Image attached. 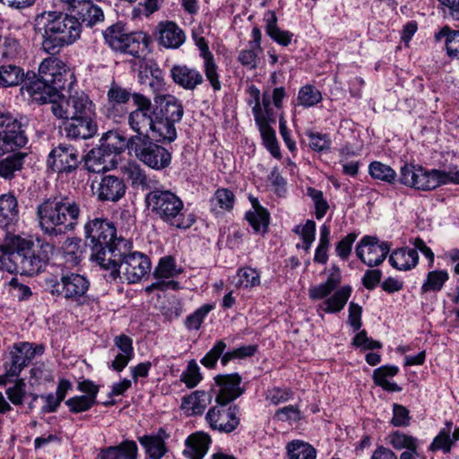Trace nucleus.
<instances>
[{"mask_svg":"<svg viewBox=\"0 0 459 459\" xmlns=\"http://www.w3.org/2000/svg\"><path fill=\"white\" fill-rule=\"evenodd\" d=\"M210 401L209 394L197 390L182 398L180 408L186 416L202 415Z\"/></svg>","mask_w":459,"mask_h":459,"instance_id":"obj_35","label":"nucleus"},{"mask_svg":"<svg viewBox=\"0 0 459 459\" xmlns=\"http://www.w3.org/2000/svg\"><path fill=\"white\" fill-rule=\"evenodd\" d=\"M138 447L134 441L126 439L118 446L101 448L97 459H136Z\"/></svg>","mask_w":459,"mask_h":459,"instance_id":"obj_33","label":"nucleus"},{"mask_svg":"<svg viewBox=\"0 0 459 459\" xmlns=\"http://www.w3.org/2000/svg\"><path fill=\"white\" fill-rule=\"evenodd\" d=\"M43 30L42 48L52 56L60 52L65 47L74 43L81 36L82 30L79 22L72 13L61 12H44L40 17Z\"/></svg>","mask_w":459,"mask_h":459,"instance_id":"obj_3","label":"nucleus"},{"mask_svg":"<svg viewBox=\"0 0 459 459\" xmlns=\"http://www.w3.org/2000/svg\"><path fill=\"white\" fill-rule=\"evenodd\" d=\"M204 74L206 79L209 81L212 90L219 91L221 89L220 75L218 74V65L215 63L214 56L204 60Z\"/></svg>","mask_w":459,"mask_h":459,"instance_id":"obj_59","label":"nucleus"},{"mask_svg":"<svg viewBox=\"0 0 459 459\" xmlns=\"http://www.w3.org/2000/svg\"><path fill=\"white\" fill-rule=\"evenodd\" d=\"M134 95H143L140 92H132L131 89L123 88L117 83L113 82L107 92V100L109 103L126 105L130 99L134 101Z\"/></svg>","mask_w":459,"mask_h":459,"instance_id":"obj_49","label":"nucleus"},{"mask_svg":"<svg viewBox=\"0 0 459 459\" xmlns=\"http://www.w3.org/2000/svg\"><path fill=\"white\" fill-rule=\"evenodd\" d=\"M341 271L337 264H333L329 269V274L325 282L317 285V299L327 297L341 282Z\"/></svg>","mask_w":459,"mask_h":459,"instance_id":"obj_46","label":"nucleus"},{"mask_svg":"<svg viewBox=\"0 0 459 459\" xmlns=\"http://www.w3.org/2000/svg\"><path fill=\"white\" fill-rule=\"evenodd\" d=\"M0 269L10 273L34 275L43 271L53 255L54 245L8 233L0 245Z\"/></svg>","mask_w":459,"mask_h":459,"instance_id":"obj_1","label":"nucleus"},{"mask_svg":"<svg viewBox=\"0 0 459 459\" xmlns=\"http://www.w3.org/2000/svg\"><path fill=\"white\" fill-rule=\"evenodd\" d=\"M449 280V273L445 269H436L428 272L420 287V294L437 293L442 290Z\"/></svg>","mask_w":459,"mask_h":459,"instance_id":"obj_38","label":"nucleus"},{"mask_svg":"<svg viewBox=\"0 0 459 459\" xmlns=\"http://www.w3.org/2000/svg\"><path fill=\"white\" fill-rule=\"evenodd\" d=\"M368 173L373 178L389 184H394L396 180L395 170L380 161H372L368 166Z\"/></svg>","mask_w":459,"mask_h":459,"instance_id":"obj_48","label":"nucleus"},{"mask_svg":"<svg viewBox=\"0 0 459 459\" xmlns=\"http://www.w3.org/2000/svg\"><path fill=\"white\" fill-rule=\"evenodd\" d=\"M359 233L352 231L342 238L335 244V254L342 261H347L351 254L352 245L357 239Z\"/></svg>","mask_w":459,"mask_h":459,"instance_id":"obj_57","label":"nucleus"},{"mask_svg":"<svg viewBox=\"0 0 459 459\" xmlns=\"http://www.w3.org/2000/svg\"><path fill=\"white\" fill-rule=\"evenodd\" d=\"M351 292L352 288L350 285L342 286L320 305V308L328 314H335L342 311L350 299Z\"/></svg>","mask_w":459,"mask_h":459,"instance_id":"obj_37","label":"nucleus"},{"mask_svg":"<svg viewBox=\"0 0 459 459\" xmlns=\"http://www.w3.org/2000/svg\"><path fill=\"white\" fill-rule=\"evenodd\" d=\"M27 126V118L17 119L12 116L4 128H0V151L3 154L21 149L27 144L28 137L25 132Z\"/></svg>","mask_w":459,"mask_h":459,"instance_id":"obj_15","label":"nucleus"},{"mask_svg":"<svg viewBox=\"0 0 459 459\" xmlns=\"http://www.w3.org/2000/svg\"><path fill=\"white\" fill-rule=\"evenodd\" d=\"M180 379L188 388H194L199 384L202 375L195 359L188 362L186 369L182 373Z\"/></svg>","mask_w":459,"mask_h":459,"instance_id":"obj_58","label":"nucleus"},{"mask_svg":"<svg viewBox=\"0 0 459 459\" xmlns=\"http://www.w3.org/2000/svg\"><path fill=\"white\" fill-rule=\"evenodd\" d=\"M71 117L95 116V105L83 91H75L67 98Z\"/></svg>","mask_w":459,"mask_h":459,"instance_id":"obj_36","label":"nucleus"},{"mask_svg":"<svg viewBox=\"0 0 459 459\" xmlns=\"http://www.w3.org/2000/svg\"><path fill=\"white\" fill-rule=\"evenodd\" d=\"M226 348L227 344L223 340L217 341L212 348L201 359V364L207 368H214Z\"/></svg>","mask_w":459,"mask_h":459,"instance_id":"obj_55","label":"nucleus"},{"mask_svg":"<svg viewBox=\"0 0 459 459\" xmlns=\"http://www.w3.org/2000/svg\"><path fill=\"white\" fill-rule=\"evenodd\" d=\"M85 169L91 173L108 171L117 165V160L105 153V151L97 146L92 148L82 159Z\"/></svg>","mask_w":459,"mask_h":459,"instance_id":"obj_29","label":"nucleus"},{"mask_svg":"<svg viewBox=\"0 0 459 459\" xmlns=\"http://www.w3.org/2000/svg\"><path fill=\"white\" fill-rule=\"evenodd\" d=\"M69 12L79 22L81 29L82 25L92 27L104 21L102 9L94 4L92 0H82L74 5Z\"/></svg>","mask_w":459,"mask_h":459,"instance_id":"obj_25","label":"nucleus"},{"mask_svg":"<svg viewBox=\"0 0 459 459\" xmlns=\"http://www.w3.org/2000/svg\"><path fill=\"white\" fill-rule=\"evenodd\" d=\"M156 105H153L155 113L164 117L174 124L181 121L184 115V107L180 100L175 96L165 95L160 98V104L155 100Z\"/></svg>","mask_w":459,"mask_h":459,"instance_id":"obj_30","label":"nucleus"},{"mask_svg":"<svg viewBox=\"0 0 459 459\" xmlns=\"http://www.w3.org/2000/svg\"><path fill=\"white\" fill-rule=\"evenodd\" d=\"M218 391L216 392L215 403H231L239 397L244 389L240 387L242 377L238 373L218 375L214 377Z\"/></svg>","mask_w":459,"mask_h":459,"instance_id":"obj_21","label":"nucleus"},{"mask_svg":"<svg viewBox=\"0 0 459 459\" xmlns=\"http://www.w3.org/2000/svg\"><path fill=\"white\" fill-rule=\"evenodd\" d=\"M1 43L6 63H13L22 56V48L16 38L13 36L1 37Z\"/></svg>","mask_w":459,"mask_h":459,"instance_id":"obj_51","label":"nucleus"},{"mask_svg":"<svg viewBox=\"0 0 459 459\" xmlns=\"http://www.w3.org/2000/svg\"><path fill=\"white\" fill-rule=\"evenodd\" d=\"M455 445V441L452 436L446 434L444 430H440L438 434L434 437L430 444L429 451L441 450L445 455L449 454L452 450V446Z\"/></svg>","mask_w":459,"mask_h":459,"instance_id":"obj_60","label":"nucleus"},{"mask_svg":"<svg viewBox=\"0 0 459 459\" xmlns=\"http://www.w3.org/2000/svg\"><path fill=\"white\" fill-rule=\"evenodd\" d=\"M5 394L13 404L22 405L26 395V384L24 380H16L13 385L6 389Z\"/></svg>","mask_w":459,"mask_h":459,"instance_id":"obj_61","label":"nucleus"},{"mask_svg":"<svg viewBox=\"0 0 459 459\" xmlns=\"http://www.w3.org/2000/svg\"><path fill=\"white\" fill-rule=\"evenodd\" d=\"M159 43L166 48H178L186 40L183 30L174 22H160L158 24Z\"/></svg>","mask_w":459,"mask_h":459,"instance_id":"obj_26","label":"nucleus"},{"mask_svg":"<svg viewBox=\"0 0 459 459\" xmlns=\"http://www.w3.org/2000/svg\"><path fill=\"white\" fill-rule=\"evenodd\" d=\"M35 78V72H24L23 68L13 63L0 65V88L6 89L22 84V91Z\"/></svg>","mask_w":459,"mask_h":459,"instance_id":"obj_23","label":"nucleus"},{"mask_svg":"<svg viewBox=\"0 0 459 459\" xmlns=\"http://www.w3.org/2000/svg\"><path fill=\"white\" fill-rule=\"evenodd\" d=\"M213 309L211 304H204L197 308L194 313L188 315L185 321V325L188 330L200 329L204 318Z\"/></svg>","mask_w":459,"mask_h":459,"instance_id":"obj_53","label":"nucleus"},{"mask_svg":"<svg viewBox=\"0 0 459 459\" xmlns=\"http://www.w3.org/2000/svg\"><path fill=\"white\" fill-rule=\"evenodd\" d=\"M49 77L47 80L44 79V82H39L35 73V78L29 82V86H26V91L31 97L32 101L45 104L48 100L60 98V95H63L61 91L66 87L70 88L73 83L68 80L72 79L73 74L63 67L52 73Z\"/></svg>","mask_w":459,"mask_h":459,"instance_id":"obj_10","label":"nucleus"},{"mask_svg":"<svg viewBox=\"0 0 459 459\" xmlns=\"http://www.w3.org/2000/svg\"><path fill=\"white\" fill-rule=\"evenodd\" d=\"M65 136L72 140H87L98 131L95 116L71 117L64 124Z\"/></svg>","mask_w":459,"mask_h":459,"instance_id":"obj_19","label":"nucleus"},{"mask_svg":"<svg viewBox=\"0 0 459 459\" xmlns=\"http://www.w3.org/2000/svg\"><path fill=\"white\" fill-rule=\"evenodd\" d=\"M86 247H88L86 240L83 243L79 238H68L64 246V255L66 262L75 265L79 264L83 257Z\"/></svg>","mask_w":459,"mask_h":459,"instance_id":"obj_42","label":"nucleus"},{"mask_svg":"<svg viewBox=\"0 0 459 459\" xmlns=\"http://www.w3.org/2000/svg\"><path fill=\"white\" fill-rule=\"evenodd\" d=\"M72 413H80L89 411L92 406L98 403V401L88 398L84 395H75L65 402Z\"/></svg>","mask_w":459,"mask_h":459,"instance_id":"obj_56","label":"nucleus"},{"mask_svg":"<svg viewBox=\"0 0 459 459\" xmlns=\"http://www.w3.org/2000/svg\"><path fill=\"white\" fill-rule=\"evenodd\" d=\"M266 34L276 43L283 47L290 44L293 34L289 30H282L277 25V16L274 12H269L266 18Z\"/></svg>","mask_w":459,"mask_h":459,"instance_id":"obj_40","label":"nucleus"},{"mask_svg":"<svg viewBox=\"0 0 459 459\" xmlns=\"http://www.w3.org/2000/svg\"><path fill=\"white\" fill-rule=\"evenodd\" d=\"M263 143L266 150L276 159H281V150L276 138L275 131L270 126L269 122L258 126Z\"/></svg>","mask_w":459,"mask_h":459,"instance_id":"obj_44","label":"nucleus"},{"mask_svg":"<svg viewBox=\"0 0 459 459\" xmlns=\"http://www.w3.org/2000/svg\"><path fill=\"white\" fill-rule=\"evenodd\" d=\"M123 175L130 181L133 188H140L141 190H153L158 181L151 179L144 169L136 161L127 162L121 168Z\"/></svg>","mask_w":459,"mask_h":459,"instance_id":"obj_27","label":"nucleus"},{"mask_svg":"<svg viewBox=\"0 0 459 459\" xmlns=\"http://www.w3.org/2000/svg\"><path fill=\"white\" fill-rule=\"evenodd\" d=\"M287 455L289 459H316V450L307 443L293 440L288 443Z\"/></svg>","mask_w":459,"mask_h":459,"instance_id":"obj_45","label":"nucleus"},{"mask_svg":"<svg viewBox=\"0 0 459 459\" xmlns=\"http://www.w3.org/2000/svg\"><path fill=\"white\" fill-rule=\"evenodd\" d=\"M238 286L245 289L260 285V273L251 267H243L238 270Z\"/></svg>","mask_w":459,"mask_h":459,"instance_id":"obj_54","label":"nucleus"},{"mask_svg":"<svg viewBox=\"0 0 459 459\" xmlns=\"http://www.w3.org/2000/svg\"><path fill=\"white\" fill-rule=\"evenodd\" d=\"M43 344H34L28 342L15 343L10 351L11 361L6 367L8 377H18L21 371L27 367L36 355L44 353Z\"/></svg>","mask_w":459,"mask_h":459,"instance_id":"obj_17","label":"nucleus"},{"mask_svg":"<svg viewBox=\"0 0 459 459\" xmlns=\"http://www.w3.org/2000/svg\"><path fill=\"white\" fill-rule=\"evenodd\" d=\"M293 396V392L289 388L273 387L268 389L265 394V400L273 405L288 402Z\"/></svg>","mask_w":459,"mask_h":459,"instance_id":"obj_62","label":"nucleus"},{"mask_svg":"<svg viewBox=\"0 0 459 459\" xmlns=\"http://www.w3.org/2000/svg\"><path fill=\"white\" fill-rule=\"evenodd\" d=\"M391 249V244L384 241L379 243L377 237L364 236L355 247L356 256L367 266L373 268L382 264Z\"/></svg>","mask_w":459,"mask_h":459,"instance_id":"obj_14","label":"nucleus"},{"mask_svg":"<svg viewBox=\"0 0 459 459\" xmlns=\"http://www.w3.org/2000/svg\"><path fill=\"white\" fill-rule=\"evenodd\" d=\"M127 186L125 180L114 175H102L98 183L96 195L99 201L117 203L122 199Z\"/></svg>","mask_w":459,"mask_h":459,"instance_id":"obj_20","label":"nucleus"},{"mask_svg":"<svg viewBox=\"0 0 459 459\" xmlns=\"http://www.w3.org/2000/svg\"><path fill=\"white\" fill-rule=\"evenodd\" d=\"M239 415L238 405L221 402L208 410L205 420L212 430L230 434L239 426Z\"/></svg>","mask_w":459,"mask_h":459,"instance_id":"obj_12","label":"nucleus"},{"mask_svg":"<svg viewBox=\"0 0 459 459\" xmlns=\"http://www.w3.org/2000/svg\"><path fill=\"white\" fill-rule=\"evenodd\" d=\"M152 139L160 143H171L177 139L175 124L155 113L150 130Z\"/></svg>","mask_w":459,"mask_h":459,"instance_id":"obj_32","label":"nucleus"},{"mask_svg":"<svg viewBox=\"0 0 459 459\" xmlns=\"http://www.w3.org/2000/svg\"><path fill=\"white\" fill-rule=\"evenodd\" d=\"M140 444L145 448L151 459H160L168 449L165 441L160 436L144 435L138 438Z\"/></svg>","mask_w":459,"mask_h":459,"instance_id":"obj_41","label":"nucleus"},{"mask_svg":"<svg viewBox=\"0 0 459 459\" xmlns=\"http://www.w3.org/2000/svg\"><path fill=\"white\" fill-rule=\"evenodd\" d=\"M129 144V153L153 170L166 169L171 164V152L152 139L151 135L130 136Z\"/></svg>","mask_w":459,"mask_h":459,"instance_id":"obj_8","label":"nucleus"},{"mask_svg":"<svg viewBox=\"0 0 459 459\" xmlns=\"http://www.w3.org/2000/svg\"><path fill=\"white\" fill-rule=\"evenodd\" d=\"M84 234L88 247L90 248V259L102 267L109 258L129 252L131 243L117 236L115 224L107 218H94L84 224Z\"/></svg>","mask_w":459,"mask_h":459,"instance_id":"obj_2","label":"nucleus"},{"mask_svg":"<svg viewBox=\"0 0 459 459\" xmlns=\"http://www.w3.org/2000/svg\"><path fill=\"white\" fill-rule=\"evenodd\" d=\"M144 202L153 218L169 227L187 230L195 222V216L187 212L182 199L169 189L154 188L144 197Z\"/></svg>","mask_w":459,"mask_h":459,"instance_id":"obj_4","label":"nucleus"},{"mask_svg":"<svg viewBox=\"0 0 459 459\" xmlns=\"http://www.w3.org/2000/svg\"><path fill=\"white\" fill-rule=\"evenodd\" d=\"M450 175L439 169H427L421 165L406 163L400 170L399 182L406 186L421 190H434L450 181Z\"/></svg>","mask_w":459,"mask_h":459,"instance_id":"obj_9","label":"nucleus"},{"mask_svg":"<svg viewBox=\"0 0 459 459\" xmlns=\"http://www.w3.org/2000/svg\"><path fill=\"white\" fill-rule=\"evenodd\" d=\"M389 438L390 444L396 450H414L420 445L418 438L399 430L392 432Z\"/></svg>","mask_w":459,"mask_h":459,"instance_id":"obj_50","label":"nucleus"},{"mask_svg":"<svg viewBox=\"0 0 459 459\" xmlns=\"http://www.w3.org/2000/svg\"><path fill=\"white\" fill-rule=\"evenodd\" d=\"M181 271L176 269V260L173 256L167 255L160 259L158 265L153 271V276L156 279L170 278L178 273Z\"/></svg>","mask_w":459,"mask_h":459,"instance_id":"obj_52","label":"nucleus"},{"mask_svg":"<svg viewBox=\"0 0 459 459\" xmlns=\"http://www.w3.org/2000/svg\"><path fill=\"white\" fill-rule=\"evenodd\" d=\"M105 270H110L107 276L108 281H116L121 278V273L128 283H137L144 277H148L152 263L150 258L140 252H125L109 258L108 262L101 267Z\"/></svg>","mask_w":459,"mask_h":459,"instance_id":"obj_6","label":"nucleus"},{"mask_svg":"<svg viewBox=\"0 0 459 459\" xmlns=\"http://www.w3.org/2000/svg\"><path fill=\"white\" fill-rule=\"evenodd\" d=\"M445 39L447 55L452 58H459V30H453L446 25L435 33L436 41Z\"/></svg>","mask_w":459,"mask_h":459,"instance_id":"obj_39","label":"nucleus"},{"mask_svg":"<svg viewBox=\"0 0 459 459\" xmlns=\"http://www.w3.org/2000/svg\"><path fill=\"white\" fill-rule=\"evenodd\" d=\"M61 61L56 57H48L45 58L39 65V74H37V81L44 82V79L50 78V74L55 73L61 66L59 65Z\"/></svg>","mask_w":459,"mask_h":459,"instance_id":"obj_63","label":"nucleus"},{"mask_svg":"<svg viewBox=\"0 0 459 459\" xmlns=\"http://www.w3.org/2000/svg\"><path fill=\"white\" fill-rule=\"evenodd\" d=\"M81 162L79 152L69 144H59L53 148L47 160L48 168L58 174L75 171Z\"/></svg>","mask_w":459,"mask_h":459,"instance_id":"obj_16","label":"nucleus"},{"mask_svg":"<svg viewBox=\"0 0 459 459\" xmlns=\"http://www.w3.org/2000/svg\"><path fill=\"white\" fill-rule=\"evenodd\" d=\"M44 289L53 297L82 305L90 289V281L86 276L62 266L57 275L45 279Z\"/></svg>","mask_w":459,"mask_h":459,"instance_id":"obj_5","label":"nucleus"},{"mask_svg":"<svg viewBox=\"0 0 459 459\" xmlns=\"http://www.w3.org/2000/svg\"><path fill=\"white\" fill-rule=\"evenodd\" d=\"M21 221V211L17 197L13 193L0 195V229L6 234L14 230Z\"/></svg>","mask_w":459,"mask_h":459,"instance_id":"obj_22","label":"nucleus"},{"mask_svg":"<svg viewBox=\"0 0 459 459\" xmlns=\"http://www.w3.org/2000/svg\"><path fill=\"white\" fill-rule=\"evenodd\" d=\"M105 42L119 53L140 58L151 43L148 34L143 31H128L123 22L108 26L103 31Z\"/></svg>","mask_w":459,"mask_h":459,"instance_id":"obj_7","label":"nucleus"},{"mask_svg":"<svg viewBox=\"0 0 459 459\" xmlns=\"http://www.w3.org/2000/svg\"><path fill=\"white\" fill-rule=\"evenodd\" d=\"M58 193L60 212L62 214L65 233L74 230L79 224V219L82 212V201L79 197L69 193Z\"/></svg>","mask_w":459,"mask_h":459,"instance_id":"obj_18","label":"nucleus"},{"mask_svg":"<svg viewBox=\"0 0 459 459\" xmlns=\"http://www.w3.org/2000/svg\"><path fill=\"white\" fill-rule=\"evenodd\" d=\"M293 232L302 240V244L298 243L296 245L297 248L308 250L315 239L316 222L312 220H307L304 225H297L293 229Z\"/></svg>","mask_w":459,"mask_h":459,"instance_id":"obj_47","label":"nucleus"},{"mask_svg":"<svg viewBox=\"0 0 459 459\" xmlns=\"http://www.w3.org/2000/svg\"><path fill=\"white\" fill-rule=\"evenodd\" d=\"M246 219L255 233H262L264 235L267 232L270 214L264 208L259 207L254 212L248 211L246 213Z\"/></svg>","mask_w":459,"mask_h":459,"instance_id":"obj_43","label":"nucleus"},{"mask_svg":"<svg viewBox=\"0 0 459 459\" xmlns=\"http://www.w3.org/2000/svg\"><path fill=\"white\" fill-rule=\"evenodd\" d=\"M212 443L211 436L204 431H196L185 440L183 455L189 459H203Z\"/></svg>","mask_w":459,"mask_h":459,"instance_id":"obj_28","label":"nucleus"},{"mask_svg":"<svg viewBox=\"0 0 459 459\" xmlns=\"http://www.w3.org/2000/svg\"><path fill=\"white\" fill-rule=\"evenodd\" d=\"M58 193H53L42 198L36 206V220L41 231L51 238L65 234L62 214L60 212Z\"/></svg>","mask_w":459,"mask_h":459,"instance_id":"obj_11","label":"nucleus"},{"mask_svg":"<svg viewBox=\"0 0 459 459\" xmlns=\"http://www.w3.org/2000/svg\"><path fill=\"white\" fill-rule=\"evenodd\" d=\"M352 345L362 350H379L383 347L379 341L368 336L366 330L359 332L352 339Z\"/></svg>","mask_w":459,"mask_h":459,"instance_id":"obj_64","label":"nucleus"},{"mask_svg":"<svg viewBox=\"0 0 459 459\" xmlns=\"http://www.w3.org/2000/svg\"><path fill=\"white\" fill-rule=\"evenodd\" d=\"M173 82L186 91H195L204 82L202 73L195 67L185 64H176L170 68Z\"/></svg>","mask_w":459,"mask_h":459,"instance_id":"obj_24","label":"nucleus"},{"mask_svg":"<svg viewBox=\"0 0 459 459\" xmlns=\"http://www.w3.org/2000/svg\"><path fill=\"white\" fill-rule=\"evenodd\" d=\"M98 146L104 150L105 153L113 160H116V157L125 149L129 151V138L126 139L118 132L110 130L102 134Z\"/></svg>","mask_w":459,"mask_h":459,"instance_id":"obj_31","label":"nucleus"},{"mask_svg":"<svg viewBox=\"0 0 459 459\" xmlns=\"http://www.w3.org/2000/svg\"><path fill=\"white\" fill-rule=\"evenodd\" d=\"M388 261L396 270L410 271L418 265L419 254L416 249L399 247L392 252Z\"/></svg>","mask_w":459,"mask_h":459,"instance_id":"obj_34","label":"nucleus"},{"mask_svg":"<svg viewBox=\"0 0 459 459\" xmlns=\"http://www.w3.org/2000/svg\"><path fill=\"white\" fill-rule=\"evenodd\" d=\"M135 108L127 116L129 128L135 133L133 136L150 135L155 110L152 100L145 95H134Z\"/></svg>","mask_w":459,"mask_h":459,"instance_id":"obj_13","label":"nucleus"}]
</instances>
